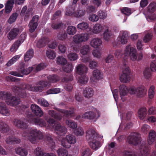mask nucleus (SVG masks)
<instances>
[{
	"instance_id": "obj_1",
	"label": "nucleus",
	"mask_w": 156,
	"mask_h": 156,
	"mask_svg": "<svg viewBox=\"0 0 156 156\" xmlns=\"http://www.w3.org/2000/svg\"><path fill=\"white\" fill-rule=\"evenodd\" d=\"M119 92L121 100L124 102L126 100L128 92L130 94L135 95L138 97L141 98L147 94V90L143 86L137 87L132 86L128 88L126 85L122 84L119 87Z\"/></svg>"
},
{
	"instance_id": "obj_2",
	"label": "nucleus",
	"mask_w": 156,
	"mask_h": 156,
	"mask_svg": "<svg viewBox=\"0 0 156 156\" xmlns=\"http://www.w3.org/2000/svg\"><path fill=\"white\" fill-rule=\"evenodd\" d=\"M48 82L40 81L36 83V86L30 84L25 85V89L33 91L41 92L51 85V83H55L60 80L59 77L56 75H49L47 77Z\"/></svg>"
},
{
	"instance_id": "obj_3",
	"label": "nucleus",
	"mask_w": 156,
	"mask_h": 156,
	"mask_svg": "<svg viewBox=\"0 0 156 156\" xmlns=\"http://www.w3.org/2000/svg\"><path fill=\"white\" fill-rule=\"evenodd\" d=\"M27 131H23L21 133V136L29 140L32 144H37L39 140H41L44 138L43 133L36 128H29Z\"/></svg>"
},
{
	"instance_id": "obj_4",
	"label": "nucleus",
	"mask_w": 156,
	"mask_h": 156,
	"mask_svg": "<svg viewBox=\"0 0 156 156\" xmlns=\"http://www.w3.org/2000/svg\"><path fill=\"white\" fill-rule=\"evenodd\" d=\"M124 54L125 56L129 57L130 59L133 61H140L143 57V53L140 52L138 54L136 48L130 44H128L126 46Z\"/></svg>"
},
{
	"instance_id": "obj_5",
	"label": "nucleus",
	"mask_w": 156,
	"mask_h": 156,
	"mask_svg": "<svg viewBox=\"0 0 156 156\" xmlns=\"http://www.w3.org/2000/svg\"><path fill=\"white\" fill-rule=\"evenodd\" d=\"M0 99L5 100L7 105L14 106L17 105L20 102L19 99L12 96L10 93L6 92H0Z\"/></svg>"
},
{
	"instance_id": "obj_6",
	"label": "nucleus",
	"mask_w": 156,
	"mask_h": 156,
	"mask_svg": "<svg viewBox=\"0 0 156 156\" xmlns=\"http://www.w3.org/2000/svg\"><path fill=\"white\" fill-rule=\"evenodd\" d=\"M57 110L59 112L58 114L56 113L53 110H49L48 111V114L52 117L58 120H60L62 119V116H61V115L67 117H71L74 111V108H70L69 110L59 109H58Z\"/></svg>"
},
{
	"instance_id": "obj_7",
	"label": "nucleus",
	"mask_w": 156,
	"mask_h": 156,
	"mask_svg": "<svg viewBox=\"0 0 156 156\" xmlns=\"http://www.w3.org/2000/svg\"><path fill=\"white\" fill-rule=\"evenodd\" d=\"M45 119L50 125V129L54 128V126H55V131L57 134L60 136L63 135L66 133L67 129L65 127L61 126L58 123L55 124V121L53 119L50 118L48 119L46 117H45Z\"/></svg>"
},
{
	"instance_id": "obj_8",
	"label": "nucleus",
	"mask_w": 156,
	"mask_h": 156,
	"mask_svg": "<svg viewBox=\"0 0 156 156\" xmlns=\"http://www.w3.org/2000/svg\"><path fill=\"white\" fill-rule=\"evenodd\" d=\"M122 73L119 77V80L123 83H127L130 81L131 76L130 72L128 66L126 65V62H124L122 67Z\"/></svg>"
},
{
	"instance_id": "obj_9",
	"label": "nucleus",
	"mask_w": 156,
	"mask_h": 156,
	"mask_svg": "<svg viewBox=\"0 0 156 156\" xmlns=\"http://www.w3.org/2000/svg\"><path fill=\"white\" fill-rule=\"evenodd\" d=\"M28 66L25 64L22 63L20 64V68L19 69V72L16 71H12L10 72L9 74L14 76L23 77V75H27L31 71H33V67H29L28 69H25L26 67Z\"/></svg>"
},
{
	"instance_id": "obj_10",
	"label": "nucleus",
	"mask_w": 156,
	"mask_h": 156,
	"mask_svg": "<svg viewBox=\"0 0 156 156\" xmlns=\"http://www.w3.org/2000/svg\"><path fill=\"white\" fill-rule=\"evenodd\" d=\"M129 36V33L128 32L126 31H120V35L117 38L114 46L118 47H120L121 44H126Z\"/></svg>"
},
{
	"instance_id": "obj_11",
	"label": "nucleus",
	"mask_w": 156,
	"mask_h": 156,
	"mask_svg": "<svg viewBox=\"0 0 156 156\" xmlns=\"http://www.w3.org/2000/svg\"><path fill=\"white\" fill-rule=\"evenodd\" d=\"M90 38L89 34L87 33L77 34L73 37V41L75 43L79 44L87 41Z\"/></svg>"
},
{
	"instance_id": "obj_12",
	"label": "nucleus",
	"mask_w": 156,
	"mask_h": 156,
	"mask_svg": "<svg viewBox=\"0 0 156 156\" xmlns=\"http://www.w3.org/2000/svg\"><path fill=\"white\" fill-rule=\"evenodd\" d=\"M76 141V139L74 135L69 134L61 140V143L63 147L66 148H69L71 147V144H74Z\"/></svg>"
},
{
	"instance_id": "obj_13",
	"label": "nucleus",
	"mask_w": 156,
	"mask_h": 156,
	"mask_svg": "<svg viewBox=\"0 0 156 156\" xmlns=\"http://www.w3.org/2000/svg\"><path fill=\"white\" fill-rule=\"evenodd\" d=\"M100 116V114L99 111L95 109L93 111H88L82 115V118L95 122Z\"/></svg>"
},
{
	"instance_id": "obj_14",
	"label": "nucleus",
	"mask_w": 156,
	"mask_h": 156,
	"mask_svg": "<svg viewBox=\"0 0 156 156\" xmlns=\"http://www.w3.org/2000/svg\"><path fill=\"white\" fill-rule=\"evenodd\" d=\"M13 125L19 129H24L28 126V122L25 119H15L12 122Z\"/></svg>"
},
{
	"instance_id": "obj_15",
	"label": "nucleus",
	"mask_w": 156,
	"mask_h": 156,
	"mask_svg": "<svg viewBox=\"0 0 156 156\" xmlns=\"http://www.w3.org/2000/svg\"><path fill=\"white\" fill-rule=\"evenodd\" d=\"M127 140L129 144L136 145L141 141L140 135L137 132L132 133L128 137Z\"/></svg>"
},
{
	"instance_id": "obj_16",
	"label": "nucleus",
	"mask_w": 156,
	"mask_h": 156,
	"mask_svg": "<svg viewBox=\"0 0 156 156\" xmlns=\"http://www.w3.org/2000/svg\"><path fill=\"white\" fill-rule=\"evenodd\" d=\"M141 156H156V151H153L152 152L147 145L142 144L140 147Z\"/></svg>"
},
{
	"instance_id": "obj_17",
	"label": "nucleus",
	"mask_w": 156,
	"mask_h": 156,
	"mask_svg": "<svg viewBox=\"0 0 156 156\" xmlns=\"http://www.w3.org/2000/svg\"><path fill=\"white\" fill-rule=\"evenodd\" d=\"M85 13V11L83 9H78L76 11H75L74 8H71L70 10H67L66 13V15L67 16L73 15L75 17L79 18L83 16Z\"/></svg>"
},
{
	"instance_id": "obj_18",
	"label": "nucleus",
	"mask_w": 156,
	"mask_h": 156,
	"mask_svg": "<svg viewBox=\"0 0 156 156\" xmlns=\"http://www.w3.org/2000/svg\"><path fill=\"white\" fill-rule=\"evenodd\" d=\"M38 16H35L33 17L31 21L29 24V31L31 33L34 32L37 28L38 20Z\"/></svg>"
},
{
	"instance_id": "obj_19",
	"label": "nucleus",
	"mask_w": 156,
	"mask_h": 156,
	"mask_svg": "<svg viewBox=\"0 0 156 156\" xmlns=\"http://www.w3.org/2000/svg\"><path fill=\"white\" fill-rule=\"evenodd\" d=\"M89 144L90 147L95 151L98 149L101 146V144L97 137L90 140Z\"/></svg>"
},
{
	"instance_id": "obj_20",
	"label": "nucleus",
	"mask_w": 156,
	"mask_h": 156,
	"mask_svg": "<svg viewBox=\"0 0 156 156\" xmlns=\"http://www.w3.org/2000/svg\"><path fill=\"white\" fill-rule=\"evenodd\" d=\"M12 90L13 92L16 94H17L22 98H25L28 95L24 90L20 89L16 86L13 87L12 88Z\"/></svg>"
},
{
	"instance_id": "obj_21",
	"label": "nucleus",
	"mask_w": 156,
	"mask_h": 156,
	"mask_svg": "<svg viewBox=\"0 0 156 156\" xmlns=\"http://www.w3.org/2000/svg\"><path fill=\"white\" fill-rule=\"evenodd\" d=\"M105 26V25L103 26L101 24L97 23L93 27L91 30V32L95 34H100L102 32Z\"/></svg>"
},
{
	"instance_id": "obj_22",
	"label": "nucleus",
	"mask_w": 156,
	"mask_h": 156,
	"mask_svg": "<svg viewBox=\"0 0 156 156\" xmlns=\"http://www.w3.org/2000/svg\"><path fill=\"white\" fill-rule=\"evenodd\" d=\"M49 39L47 37H43L35 42L36 47L39 48H42L46 45L48 42Z\"/></svg>"
},
{
	"instance_id": "obj_23",
	"label": "nucleus",
	"mask_w": 156,
	"mask_h": 156,
	"mask_svg": "<svg viewBox=\"0 0 156 156\" xmlns=\"http://www.w3.org/2000/svg\"><path fill=\"white\" fill-rule=\"evenodd\" d=\"M102 43L101 39L98 38H94L91 40L90 42V45L92 47L94 48H97L101 46Z\"/></svg>"
},
{
	"instance_id": "obj_24",
	"label": "nucleus",
	"mask_w": 156,
	"mask_h": 156,
	"mask_svg": "<svg viewBox=\"0 0 156 156\" xmlns=\"http://www.w3.org/2000/svg\"><path fill=\"white\" fill-rule=\"evenodd\" d=\"M30 122L41 127H44L46 125V122L43 119L37 117L31 119Z\"/></svg>"
},
{
	"instance_id": "obj_25",
	"label": "nucleus",
	"mask_w": 156,
	"mask_h": 156,
	"mask_svg": "<svg viewBox=\"0 0 156 156\" xmlns=\"http://www.w3.org/2000/svg\"><path fill=\"white\" fill-rule=\"evenodd\" d=\"M87 68L82 64L78 65L76 67L75 71L76 73L80 75L86 73L87 71Z\"/></svg>"
},
{
	"instance_id": "obj_26",
	"label": "nucleus",
	"mask_w": 156,
	"mask_h": 156,
	"mask_svg": "<svg viewBox=\"0 0 156 156\" xmlns=\"http://www.w3.org/2000/svg\"><path fill=\"white\" fill-rule=\"evenodd\" d=\"M31 109L33 112L36 115L40 117L42 116L43 114V112L40 107L36 104H32L31 106Z\"/></svg>"
},
{
	"instance_id": "obj_27",
	"label": "nucleus",
	"mask_w": 156,
	"mask_h": 156,
	"mask_svg": "<svg viewBox=\"0 0 156 156\" xmlns=\"http://www.w3.org/2000/svg\"><path fill=\"white\" fill-rule=\"evenodd\" d=\"M156 137V132L153 130H151L149 133L147 137V143L150 145L152 144Z\"/></svg>"
},
{
	"instance_id": "obj_28",
	"label": "nucleus",
	"mask_w": 156,
	"mask_h": 156,
	"mask_svg": "<svg viewBox=\"0 0 156 156\" xmlns=\"http://www.w3.org/2000/svg\"><path fill=\"white\" fill-rule=\"evenodd\" d=\"M97 136V134L93 129H90L86 132V137L88 140H90L96 138Z\"/></svg>"
},
{
	"instance_id": "obj_29",
	"label": "nucleus",
	"mask_w": 156,
	"mask_h": 156,
	"mask_svg": "<svg viewBox=\"0 0 156 156\" xmlns=\"http://www.w3.org/2000/svg\"><path fill=\"white\" fill-rule=\"evenodd\" d=\"M19 32V30L17 28H13L9 32L8 35V39L12 40L15 39L17 36Z\"/></svg>"
},
{
	"instance_id": "obj_30",
	"label": "nucleus",
	"mask_w": 156,
	"mask_h": 156,
	"mask_svg": "<svg viewBox=\"0 0 156 156\" xmlns=\"http://www.w3.org/2000/svg\"><path fill=\"white\" fill-rule=\"evenodd\" d=\"M147 115V109L145 107H142L139 109L137 115L139 119L141 120H143L146 117Z\"/></svg>"
},
{
	"instance_id": "obj_31",
	"label": "nucleus",
	"mask_w": 156,
	"mask_h": 156,
	"mask_svg": "<svg viewBox=\"0 0 156 156\" xmlns=\"http://www.w3.org/2000/svg\"><path fill=\"white\" fill-rule=\"evenodd\" d=\"M94 94V91L93 89L90 87H87L83 91V95L84 97L90 98H91Z\"/></svg>"
},
{
	"instance_id": "obj_32",
	"label": "nucleus",
	"mask_w": 156,
	"mask_h": 156,
	"mask_svg": "<svg viewBox=\"0 0 156 156\" xmlns=\"http://www.w3.org/2000/svg\"><path fill=\"white\" fill-rule=\"evenodd\" d=\"M15 151L16 154L21 156H27L28 154L27 150L23 147H17L15 148Z\"/></svg>"
},
{
	"instance_id": "obj_33",
	"label": "nucleus",
	"mask_w": 156,
	"mask_h": 156,
	"mask_svg": "<svg viewBox=\"0 0 156 156\" xmlns=\"http://www.w3.org/2000/svg\"><path fill=\"white\" fill-rule=\"evenodd\" d=\"M105 30L103 34V37L105 40L108 41L112 37L113 34L107 26H105Z\"/></svg>"
},
{
	"instance_id": "obj_34",
	"label": "nucleus",
	"mask_w": 156,
	"mask_h": 156,
	"mask_svg": "<svg viewBox=\"0 0 156 156\" xmlns=\"http://www.w3.org/2000/svg\"><path fill=\"white\" fill-rule=\"evenodd\" d=\"M0 114L3 116H9L10 112L4 104L0 105Z\"/></svg>"
},
{
	"instance_id": "obj_35",
	"label": "nucleus",
	"mask_w": 156,
	"mask_h": 156,
	"mask_svg": "<svg viewBox=\"0 0 156 156\" xmlns=\"http://www.w3.org/2000/svg\"><path fill=\"white\" fill-rule=\"evenodd\" d=\"M77 29L80 30L84 31L89 28V25L88 22H83L78 23L77 26Z\"/></svg>"
},
{
	"instance_id": "obj_36",
	"label": "nucleus",
	"mask_w": 156,
	"mask_h": 156,
	"mask_svg": "<svg viewBox=\"0 0 156 156\" xmlns=\"http://www.w3.org/2000/svg\"><path fill=\"white\" fill-rule=\"evenodd\" d=\"M9 130V126L4 122L0 120V131L2 132L6 133Z\"/></svg>"
},
{
	"instance_id": "obj_37",
	"label": "nucleus",
	"mask_w": 156,
	"mask_h": 156,
	"mask_svg": "<svg viewBox=\"0 0 156 156\" xmlns=\"http://www.w3.org/2000/svg\"><path fill=\"white\" fill-rule=\"evenodd\" d=\"M133 124L132 122L129 121H126L124 123L122 122L120 125L119 129L118 130L120 129H129L132 127Z\"/></svg>"
},
{
	"instance_id": "obj_38",
	"label": "nucleus",
	"mask_w": 156,
	"mask_h": 156,
	"mask_svg": "<svg viewBox=\"0 0 156 156\" xmlns=\"http://www.w3.org/2000/svg\"><path fill=\"white\" fill-rule=\"evenodd\" d=\"M90 48L88 45H84L80 48V53L82 55H86L90 52Z\"/></svg>"
},
{
	"instance_id": "obj_39",
	"label": "nucleus",
	"mask_w": 156,
	"mask_h": 156,
	"mask_svg": "<svg viewBox=\"0 0 156 156\" xmlns=\"http://www.w3.org/2000/svg\"><path fill=\"white\" fill-rule=\"evenodd\" d=\"M144 34L143 41L145 43H147L151 39L152 36V34L149 31H145Z\"/></svg>"
},
{
	"instance_id": "obj_40",
	"label": "nucleus",
	"mask_w": 156,
	"mask_h": 156,
	"mask_svg": "<svg viewBox=\"0 0 156 156\" xmlns=\"http://www.w3.org/2000/svg\"><path fill=\"white\" fill-rule=\"evenodd\" d=\"M147 11L149 13L154 12L156 11V2H152L148 5Z\"/></svg>"
},
{
	"instance_id": "obj_41",
	"label": "nucleus",
	"mask_w": 156,
	"mask_h": 156,
	"mask_svg": "<svg viewBox=\"0 0 156 156\" xmlns=\"http://www.w3.org/2000/svg\"><path fill=\"white\" fill-rule=\"evenodd\" d=\"M92 76L94 80H100L102 78L101 72L98 69H95L93 71Z\"/></svg>"
},
{
	"instance_id": "obj_42",
	"label": "nucleus",
	"mask_w": 156,
	"mask_h": 156,
	"mask_svg": "<svg viewBox=\"0 0 156 156\" xmlns=\"http://www.w3.org/2000/svg\"><path fill=\"white\" fill-rule=\"evenodd\" d=\"M102 51L101 49H96L92 51V54L93 56L97 58H100L101 57Z\"/></svg>"
},
{
	"instance_id": "obj_43",
	"label": "nucleus",
	"mask_w": 156,
	"mask_h": 156,
	"mask_svg": "<svg viewBox=\"0 0 156 156\" xmlns=\"http://www.w3.org/2000/svg\"><path fill=\"white\" fill-rule=\"evenodd\" d=\"M151 58L153 60L150 65L151 69L154 72L156 71V56L154 55H152Z\"/></svg>"
},
{
	"instance_id": "obj_44",
	"label": "nucleus",
	"mask_w": 156,
	"mask_h": 156,
	"mask_svg": "<svg viewBox=\"0 0 156 156\" xmlns=\"http://www.w3.org/2000/svg\"><path fill=\"white\" fill-rule=\"evenodd\" d=\"M66 124L69 128L74 129L77 128L76 122L70 120H66L65 122Z\"/></svg>"
},
{
	"instance_id": "obj_45",
	"label": "nucleus",
	"mask_w": 156,
	"mask_h": 156,
	"mask_svg": "<svg viewBox=\"0 0 156 156\" xmlns=\"http://www.w3.org/2000/svg\"><path fill=\"white\" fill-rule=\"evenodd\" d=\"M46 66L45 64L41 63L37 65H34L32 67H33V71L36 72L44 69Z\"/></svg>"
},
{
	"instance_id": "obj_46",
	"label": "nucleus",
	"mask_w": 156,
	"mask_h": 156,
	"mask_svg": "<svg viewBox=\"0 0 156 156\" xmlns=\"http://www.w3.org/2000/svg\"><path fill=\"white\" fill-rule=\"evenodd\" d=\"M34 55V51L33 49H30L27 51L24 56V59L25 61H27L31 59Z\"/></svg>"
},
{
	"instance_id": "obj_47",
	"label": "nucleus",
	"mask_w": 156,
	"mask_h": 156,
	"mask_svg": "<svg viewBox=\"0 0 156 156\" xmlns=\"http://www.w3.org/2000/svg\"><path fill=\"white\" fill-rule=\"evenodd\" d=\"M146 18L149 22H153L156 20V13H150L146 16Z\"/></svg>"
},
{
	"instance_id": "obj_48",
	"label": "nucleus",
	"mask_w": 156,
	"mask_h": 156,
	"mask_svg": "<svg viewBox=\"0 0 156 156\" xmlns=\"http://www.w3.org/2000/svg\"><path fill=\"white\" fill-rule=\"evenodd\" d=\"M63 71L66 73H70L73 69V66L72 64L67 63L62 67Z\"/></svg>"
},
{
	"instance_id": "obj_49",
	"label": "nucleus",
	"mask_w": 156,
	"mask_h": 156,
	"mask_svg": "<svg viewBox=\"0 0 156 156\" xmlns=\"http://www.w3.org/2000/svg\"><path fill=\"white\" fill-rule=\"evenodd\" d=\"M56 62L58 64L63 66L67 63V61L66 58L63 56H59L56 58Z\"/></svg>"
},
{
	"instance_id": "obj_50",
	"label": "nucleus",
	"mask_w": 156,
	"mask_h": 156,
	"mask_svg": "<svg viewBox=\"0 0 156 156\" xmlns=\"http://www.w3.org/2000/svg\"><path fill=\"white\" fill-rule=\"evenodd\" d=\"M46 55L48 58L53 59L56 57V53L54 51L49 49L46 51Z\"/></svg>"
},
{
	"instance_id": "obj_51",
	"label": "nucleus",
	"mask_w": 156,
	"mask_h": 156,
	"mask_svg": "<svg viewBox=\"0 0 156 156\" xmlns=\"http://www.w3.org/2000/svg\"><path fill=\"white\" fill-rule=\"evenodd\" d=\"M77 30L76 27L73 26H69L67 29V33L69 35H73L75 34Z\"/></svg>"
},
{
	"instance_id": "obj_52",
	"label": "nucleus",
	"mask_w": 156,
	"mask_h": 156,
	"mask_svg": "<svg viewBox=\"0 0 156 156\" xmlns=\"http://www.w3.org/2000/svg\"><path fill=\"white\" fill-rule=\"evenodd\" d=\"M74 133L77 136H81L84 135V132L83 128L79 126L74 130Z\"/></svg>"
},
{
	"instance_id": "obj_53",
	"label": "nucleus",
	"mask_w": 156,
	"mask_h": 156,
	"mask_svg": "<svg viewBox=\"0 0 156 156\" xmlns=\"http://www.w3.org/2000/svg\"><path fill=\"white\" fill-rule=\"evenodd\" d=\"M58 156H68V152L66 149L60 148L57 151Z\"/></svg>"
},
{
	"instance_id": "obj_54",
	"label": "nucleus",
	"mask_w": 156,
	"mask_h": 156,
	"mask_svg": "<svg viewBox=\"0 0 156 156\" xmlns=\"http://www.w3.org/2000/svg\"><path fill=\"white\" fill-rule=\"evenodd\" d=\"M68 59L71 61H74L77 60L78 58V55L76 53L71 52L67 55Z\"/></svg>"
},
{
	"instance_id": "obj_55",
	"label": "nucleus",
	"mask_w": 156,
	"mask_h": 156,
	"mask_svg": "<svg viewBox=\"0 0 156 156\" xmlns=\"http://www.w3.org/2000/svg\"><path fill=\"white\" fill-rule=\"evenodd\" d=\"M88 78L85 75L79 77L78 80V83L82 84H85L87 83Z\"/></svg>"
},
{
	"instance_id": "obj_56",
	"label": "nucleus",
	"mask_w": 156,
	"mask_h": 156,
	"mask_svg": "<svg viewBox=\"0 0 156 156\" xmlns=\"http://www.w3.org/2000/svg\"><path fill=\"white\" fill-rule=\"evenodd\" d=\"M21 55H18L14 56L6 64V65L8 66H10L17 61L20 58Z\"/></svg>"
},
{
	"instance_id": "obj_57",
	"label": "nucleus",
	"mask_w": 156,
	"mask_h": 156,
	"mask_svg": "<svg viewBox=\"0 0 156 156\" xmlns=\"http://www.w3.org/2000/svg\"><path fill=\"white\" fill-rule=\"evenodd\" d=\"M44 153L45 152L39 147H37L34 151V154L35 156H44Z\"/></svg>"
},
{
	"instance_id": "obj_58",
	"label": "nucleus",
	"mask_w": 156,
	"mask_h": 156,
	"mask_svg": "<svg viewBox=\"0 0 156 156\" xmlns=\"http://www.w3.org/2000/svg\"><path fill=\"white\" fill-rule=\"evenodd\" d=\"M155 87L154 86H151L148 91V96L150 99H153L154 97L155 94Z\"/></svg>"
},
{
	"instance_id": "obj_59",
	"label": "nucleus",
	"mask_w": 156,
	"mask_h": 156,
	"mask_svg": "<svg viewBox=\"0 0 156 156\" xmlns=\"http://www.w3.org/2000/svg\"><path fill=\"white\" fill-rule=\"evenodd\" d=\"M47 140L48 142V143L50 144L51 148L52 151L55 150V143L53 141L51 138L50 136H48L47 138Z\"/></svg>"
},
{
	"instance_id": "obj_60",
	"label": "nucleus",
	"mask_w": 156,
	"mask_h": 156,
	"mask_svg": "<svg viewBox=\"0 0 156 156\" xmlns=\"http://www.w3.org/2000/svg\"><path fill=\"white\" fill-rule=\"evenodd\" d=\"M148 68H146L144 69L143 73L144 77L146 79H148L151 76V71Z\"/></svg>"
},
{
	"instance_id": "obj_61",
	"label": "nucleus",
	"mask_w": 156,
	"mask_h": 156,
	"mask_svg": "<svg viewBox=\"0 0 156 156\" xmlns=\"http://www.w3.org/2000/svg\"><path fill=\"white\" fill-rule=\"evenodd\" d=\"M18 14L16 13H14L11 15L8 20V23L10 24H12L15 22L18 16Z\"/></svg>"
},
{
	"instance_id": "obj_62",
	"label": "nucleus",
	"mask_w": 156,
	"mask_h": 156,
	"mask_svg": "<svg viewBox=\"0 0 156 156\" xmlns=\"http://www.w3.org/2000/svg\"><path fill=\"white\" fill-rule=\"evenodd\" d=\"M89 67L91 69H94L98 67V62L95 60H91L89 61L88 65Z\"/></svg>"
},
{
	"instance_id": "obj_63",
	"label": "nucleus",
	"mask_w": 156,
	"mask_h": 156,
	"mask_svg": "<svg viewBox=\"0 0 156 156\" xmlns=\"http://www.w3.org/2000/svg\"><path fill=\"white\" fill-rule=\"evenodd\" d=\"M89 20L92 22H96L99 20V16L95 14H91L89 16Z\"/></svg>"
},
{
	"instance_id": "obj_64",
	"label": "nucleus",
	"mask_w": 156,
	"mask_h": 156,
	"mask_svg": "<svg viewBox=\"0 0 156 156\" xmlns=\"http://www.w3.org/2000/svg\"><path fill=\"white\" fill-rule=\"evenodd\" d=\"M13 4L10 2H8L5 7V11L6 13H9L12 10Z\"/></svg>"
}]
</instances>
